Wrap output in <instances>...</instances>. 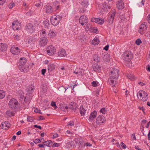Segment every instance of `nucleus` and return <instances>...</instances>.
I'll list each match as a JSON object with an SVG mask.
<instances>
[{
  "label": "nucleus",
  "mask_w": 150,
  "mask_h": 150,
  "mask_svg": "<svg viewBox=\"0 0 150 150\" xmlns=\"http://www.w3.org/2000/svg\"><path fill=\"white\" fill-rule=\"evenodd\" d=\"M119 71L117 69H114L111 71L110 77L108 80L109 83L112 86H115L116 84V80L119 76Z\"/></svg>",
  "instance_id": "f257e3e1"
},
{
  "label": "nucleus",
  "mask_w": 150,
  "mask_h": 150,
  "mask_svg": "<svg viewBox=\"0 0 150 150\" xmlns=\"http://www.w3.org/2000/svg\"><path fill=\"white\" fill-rule=\"evenodd\" d=\"M51 23L54 26H56L58 25L61 20V17L59 15H53L50 19Z\"/></svg>",
  "instance_id": "f03ea898"
},
{
  "label": "nucleus",
  "mask_w": 150,
  "mask_h": 150,
  "mask_svg": "<svg viewBox=\"0 0 150 150\" xmlns=\"http://www.w3.org/2000/svg\"><path fill=\"white\" fill-rule=\"evenodd\" d=\"M138 98L143 101H146L148 99V96L145 91H139L137 93Z\"/></svg>",
  "instance_id": "7ed1b4c3"
},
{
  "label": "nucleus",
  "mask_w": 150,
  "mask_h": 150,
  "mask_svg": "<svg viewBox=\"0 0 150 150\" xmlns=\"http://www.w3.org/2000/svg\"><path fill=\"white\" fill-rule=\"evenodd\" d=\"M122 55L123 59L125 61L129 62L133 58L132 54L130 51L124 52Z\"/></svg>",
  "instance_id": "20e7f679"
},
{
  "label": "nucleus",
  "mask_w": 150,
  "mask_h": 150,
  "mask_svg": "<svg viewBox=\"0 0 150 150\" xmlns=\"http://www.w3.org/2000/svg\"><path fill=\"white\" fill-rule=\"evenodd\" d=\"M56 50L55 47L52 45L48 46L46 49L47 53L49 55H53L55 53Z\"/></svg>",
  "instance_id": "39448f33"
},
{
  "label": "nucleus",
  "mask_w": 150,
  "mask_h": 150,
  "mask_svg": "<svg viewBox=\"0 0 150 150\" xmlns=\"http://www.w3.org/2000/svg\"><path fill=\"white\" fill-rule=\"evenodd\" d=\"M18 104L17 100L16 99L13 98L9 101L8 104L11 108L12 109H16L17 108Z\"/></svg>",
  "instance_id": "423d86ee"
},
{
  "label": "nucleus",
  "mask_w": 150,
  "mask_h": 150,
  "mask_svg": "<svg viewBox=\"0 0 150 150\" xmlns=\"http://www.w3.org/2000/svg\"><path fill=\"white\" fill-rule=\"evenodd\" d=\"M115 14V11L113 10L112 13L108 15L107 21L109 25H111L112 24Z\"/></svg>",
  "instance_id": "0eeeda50"
},
{
  "label": "nucleus",
  "mask_w": 150,
  "mask_h": 150,
  "mask_svg": "<svg viewBox=\"0 0 150 150\" xmlns=\"http://www.w3.org/2000/svg\"><path fill=\"white\" fill-rule=\"evenodd\" d=\"M87 18L85 16H81L79 19V22L82 25H86L88 23Z\"/></svg>",
  "instance_id": "6e6552de"
},
{
  "label": "nucleus",
  "mask_w": 150,
  "mask_h": 150,
  "mask_svg": "<svg viewBox=\"0 0 150 150\" xmlns=\"http://www.w3.org/2000/svg\"><path fill=\"white\" fill-rule=\"evenodd\" d=\"M105 120V118L104 116L103 115H99L97 118L96 122L98 125H101L104 122Z\"/></svg>",
  "instance_id": "1a4fd4ad"
},
{
  "label": "nucleus",
  "mask_w": 150,
  "mask_h": 150,
  "mask_svg": "<svg viewBox=\"0 0 150 150\" xmlns=\"http://www.w3.org/2000/svg\"><path fill=\"white\" fill-rule=\"evenodd\" d=\"M21 24L18 21H14L12 23V27L14 30H19L21 29Z\"/></svg>",
  "instance_id": "9d476101"
},
{
  "label": "nucleus",
  "mask_w": 150,
  "mask_h": 150,
  "mask_svg": "<svg viewBox=\"0 0 150 150\" xmlns=\"http://www.w3.org/2000/svg\"><path fill=\"white\" fill-rule=\"evenodd\" d=\"M26 30L28 32L33 33L35 31V28L33 25L30 23H28L26 26Z\"/></svg>",
  "instance_id": "9b49d317"
},
{
  "label": "nucleus",
  "mask_w": 150,
  "mask_h": 150,
  "mask_svg": "<svg viewBox=\"0 0 150 150\" xmlns=\"http://www.w3.org/2000/svg\"><path fill=\"white\" fill-rule=\"evenodd\" d=\"M43 11L47 14H50L53 11V9L50 5H46L43 8Z\"/></svg>",
  "instance_id": "f8f14e48"
},
{
  "label": "nucleus",
  "mask_w": 150,
  "mask_h": 150,
  "mask_svg": "<svg viewBox=\"0 0 150 150\" xmlns=\"http://www.w3.org/2000/svg\"><path fill=\"white\" fill-rule=\"evenodd\" d=\"M146 25V23H144L140 26L139 32L141 34H144L146 30L147 27Z\"/></svg>",
  "instance_id": "ddd939ff"
},
{
  "label": "nucleus",
  "mask_w": 150,
  "mask_h": 150,
  "mask_svg": "<svg viewBox=\"0 0 150 150\" xmlns=\"http://www.w3.org/2000/svg\"><path fill=\"white\" fill-rule=\"evenodd\" d=\"M11 52L13 54L18 55L20 53V49L18 47H15L14 45L11 47Z\"/></svg>",
  "instance_id": "4468645a"
},
{
  "label": "nucleus",
  "mask_w": 150,
  "mask_h": 150,
  "mask_svg": "<svg viewBox=\"0 0 150 150\" xmlns=\"http://www.w3.org/2000/svg\"><path fill=\"white\" fill-rule=\"evenodd\" d=\"M91 20L92 22H95L100 25L103 24L104 22V19L100 18H92Z\"/></svg>",
  "instance_id": "2eb2a0df"
},
{
  "label": "nucleus",
  "mask_w": 150,
  "mask_h": 150,
  "mask_svg": "<svg viewBox=\"0 0 150 150\" xmlns=\"http://www.w3.org/2000/svg\"><path fill=\"white\" fill-rule=\"evenodd\" d=\"M19 68L21 71L24 73L27 72L29 70L28 66L23 64H20L19 65Z\"/></svg>",
  "instance_id": "dca6fc26"
},
{
  "label": "nucleus",
  "mask_w": 150,
  "mask_h": 150,
  "mask_svg": "<svg viewBox=\"0 0 150 150\" xmlns=\"http://www.w3.org/2000/svg\"><path fill=\"white\" fill-rule=\"evenodd\" d=\"M47 42V40L46 37L41 38L39 41V45L42 46L46 45Z\"/></svg>",
  "instance_id": "f3484780"
},
{
  "label": "nucleus",
  "mask_w": 150,
  "mask_h": 150,
  "mask_svg": "<svg viewBox=\"0 0 150 150\" xmlns=\"http://www.w3.org/2000/svg\"><path fill=\"white\" fill-rule=\"evenodd\" d=\"M10 126V124L8 121L2 122L1 124V127L3 129L5 130L8 129Z\"/></svg>",
  "instance_id": "a211bd4d"
},
{
  "label": "nucleus",
  "mask_w": 150,
  "mask_h": 150,
  "mask_svg": "<svg viewBox=\"0 0 150 150\" xmlns=\"http://www.w3.org/2000/svg\"><path fill=\"white\" fill-rule=\"evenodd\" d=\"M74 73L77 76H82L83 75V70L81 68H76Z\"/></svg>",
  "instance_id": "6ab92c4d"
},
{
  "label": "nucleus",
  "mask_w": 150,
  "mask_h": 150,
  "mask_svg": "<svg viewBox=\"0 0 150 150\" xmlns=\"http://www.w3.org/2000/svg\"><path fill=\"white\" fill-rule=\"evenodd\" d=\"M116 5L117 8L120 10L122 9L125 7L124 3L121 0H119L118 1Z\"/></svg>",
  "instance_id": "aec40b11"
},
{
  "label": "nucleus",
  "mask_w": 150,
  "mask_h": 150,
  "mask_svg": "<svg viewBox=\"0 0 150 150\" xmlns=\"http://www.w3.org/2000/svg\"><path fill=\"white\" fill-rule=\"evenodd\" d=\"M76 144H78L79 146L78 148L79 150H83L84 149L85 144L82 141H78L76 142Z\"/></svg>",
  "instance_id": "412c9836"
},
{
  "label": "nucleus",
  "mask_w": 150,
  "mask_h": 150,
  "mask_svg": "<svg viewBox=\"0 0 150 150\" xmlns=\"http://www.w3.org/2000/svg\"><path fill=\"white\" fill-rule=\"evenodd\" d=\"M101 57V58L104 61L108 62L110 61V57L109 55L108 54L103 53Z\"/></svg>",
  "instance_id": "4be33fe9"
},
{
  "label": "nucleus",
  "mask_w": 150,
  "mask_h": 150,
  "mask_svg": "<svg viewBox=\"0 0 150 150\" xmlns=\"http://www.w3.org/2000/svg\"><path fill=\"white\" fill-rule=\"evenodd\" d=\"M66 146L67 148H74L75 147L74 141H71L67 143Z\"/></svg>",
  "instance_id": "5701e85b"
},
{
  "label": "nucleus",
  "mask_w": 150,
  "mask_h": 150,
  "mask_svg": "<svg viewBox=\"0 0 150 150\" xmlns=\"http://www.w3.org/2000/svg\"><path fill=\"white\" fill-rule=\"evenodd\" d=\"M66 54H67L65 50L64 49H62L60 50L58 52V55L60 57H64Z\"/></svg>",
  "instance_id": "b1692460"
},
{
  "label": "nucleus",
  "mask_w": 150,
  "mask_h": 150,
  "mask_svg": "<svg viewBox=\"0 0 150 150\" xmlns=\"http://www.w3.org/2000/svg\"><path fill=\"white\" fill-rule=\"evenodd\" d=\"M92 69L94 71L100 72L101 69V67L97 64H94L92 66Z\"/></svg>",
  "instance_id": "393cba45"
},
{
  "label": "nucleus",
  "mask_w": 150,
  "mask_h": 150,
  "mask_svg": "<svg viewBox=\"0 0 150 150\" xmlns=\"http://www.w3.org/2000/svg\"><path fill=\"white\" fill-rule=\"evenodd\" d=\"M37 35H35L32 37H30L28 39V42L30 44L34 43L36 40Z\"/></svg>",
  "instance_id": "a878e982"
},
{
  "label": "nucleus",
  "mask_w": 150,
  "mask_h": 150,
  "mask_svg": "<svg viewBox=\"0 0 150 150\" xmlns=\"http://www.w3.org/2000/svg\"><path fill=\"white\" fill-rule=\"evenodd\" d=\"M69 108L72 110H75L77 108L76 104L74 102H71L69 105Z\"/></svg>",
  "instance_id": "bb28decb"
},
{
  "label": "nucleus",
  "mask_w": 150,
  "mask_h": 150,
  "mask_svg": "<svg viewBox=\"0 0 150 150\" xmlns=\"http://www.w3.org/2000/svg\"><path fill=\"white\" fill-rule=\"evenodd\" d=\"M97 115V112L96 111L92 112L90 114L89 116V120H91L94 119L96 117Z\"/></svg>",
  "instance_id": "cd10ccee"
},
{
  "label": "nucleus",
  "mask_w": 150,
  "mask_h": 150,
  "mask_svg": "<svg viewBox=\"0 0 150 150\" xmlns=\"http://www.w3.org/2000/svg\"><path fill=\"white\" fill-rule=\"evenodd\" d=\"M80 113L81 116H84L86 113V110L83 105H81L79 109Z\"/></svg>",
  "instance_id": "c85d7f7f"
},
{
  "label": "nucleus",
  "mask_w": 150,
  "mask_h": 150,
  "mask_svg": "<svg viewBox=\"0 0 150 150\" xmlns=\"http://www.w3.org/2000/svg\"><path fill=\"white\" fill-rule=\"evenodd\" d=\"M56 34L55 31L53 30H50L48 33V35L50 37L52 38L55 37Z\"/></svg>",
  "instance_id": "c756f323"
},
{
  "label": "nucleus",
  "mask_w": 150,
  "mask_h": 150,
  "mask_svg": "<svg viewBox=\"0 0 150 150\" xmlns=\"http://www.w3.org/2000/svg\"><path fill=\"white\" fill-rule=\"evenodd\" d=\"M34 89V86L33 85H31L26 89V91L29 94L32 93Z\"/></svg>",
  "instance_id": "7c9ffc66"
},
{
  "label": "nucleus",
  "mask_w": 150,
  "mask_h": 150,
  "mask_svg": "<svg viewBox=\"0 0 150 150\" xmlns=\"http://www.w3.org/2000/svg\"><path fill=\"white\" fill-rule=\"evenodd\" d=\"M7 48V47L5 44L0 43V50L1 51H5Z\"/></svg>",
  "instance_id": "2f4dec72"
},
{
  "label": "nucleus",
  "mask_w": 150,
  "mask_h": 150,
  "mask_svg": "<svg viewBox=\"0 0 150 150\" xmlns=\"http://www.w3.org/2000/svg\"><path fill=\"white\" fill-rule=\"evenodd\" d=\"M45 146H46L49 147H51L52 146V142L51 140H47L43 142Z\"/></svg>",
  "instance_id": "473e14b6"
},
{
  "label": "nucleus",
  "mask_w": 150,
  "mask_h": 150,
  "mask_svg": "<svg viewBox=\"0 0 150 150\" xmlns=\"http://www.w3.org/2000/svg\"><path fill=\"white\" fill-rule=\"evenodd\" d=\"M82 1L81 5V6L84 8L87 7L88 5V2L87 0H81Z\"/></svg>",
  "instance_id": "72a5a7b5"
},
{
  "label": "nucleus",
  "mask_w": 150,
  "mask_h": 150,
  "mask_svg": "<svg viewBox=\"0 0 150 150\" xmlns=\"http://www.w3.org/2000/svg\"><path fill=\"white\" fill-rule=\"evenodd\" d=\"M99 39L97 38H95L92 41V43L93 45H98L99 43Z\"/></svg>",
  "instance_id": "f704fd0d"
},
{
  "label": "nucleus",
  "mask_w": 150,
  "mask_h": 150,
  "mask_svg": "<svg viewBox=\"0 0 150 150\" xmlns=\"http://www.w3.org/2000/svg\"><path fill=\"white\" fill-rule=\"evenodd\" d=\"M53 7L56 10H58L59 8V3L58 1H56L53 4Z\"/></svg>",
  "instance_id": "c9c22d12"
},
{
  "label": "nucleus",
  "mask_w": 150,
  "mask_h": 150,
  "mask_svg": "<svg viewBox=\"0 0 150 150\" xmlns=\"http://www.w3.org/2000/svg\"><path fill=\"white\" fill-rule=\"evenodd\" d=\"M40 36L42 37H46L47 33H46V31L45 29H42L40 31Z\"/></svg>",
  "instance_id": "e433bc0d"
},
{
  "label": "nucleus",
  "mask_w": 150,
  "mask_h": 150,
  "mask_svg": "<svg viewBox=\"0 0 150 150\" xmlns=\"http://www.w3.org/2000/svg\"><path fill=\"white\" fill-rule=\"evenodd\" d=\"M54 65L53 64H50L48 66V69L49 71H51L55 69Z\"/></svg>",
  "instance_id": "4c0bfd02"
},
{
  "label": "nucleus",
  "mask_w": 150,
  "mask_h": 150,
  "mask_svg": "<svg viewBox=\"0 0 150 150\" xmlns=\"http://www.w3.org/2000/svg\"><path fill=\"white\" fill-rule=\"evenodd\" d=\"M20 62L21 64H23L25 65L26 62V58L24 57H21L20 59Z\"/></svg>",
  "instance_id": "58836bf2"
},
{
  "label": "nucleus",
  "mask_w": 150,
  "mask_h": 150,
  "mask_svg": "<svg viewBox=\"0 0 150 150\" xmlns=\"http://www.w3.org/2000/svg\"><path fill=\"white\" fill-rule=\"evenodd\" d=\"M5 96V93L4 91L2 90H0V98H4Z\"/></svg>",
  "instance_id": "ea45409f"
},
{
  "label": "nucleus",
  "mask_w": 150,
  "mask_h": 150,
  "mask_svg": "<svg viewBox=\"0 0 150 150\" xmlns=\"http://www.w3.org/2000/svg\"><path fill=\"white\" fill-rule=\"evenodd\" d=\"M44 24L45 25V27L47 28H48L50 27V23L49 21L47 20H45L44 22Z\"/></svg>",
  "instance_id": "a19ab883"
},
{
  "label": "nucleus",
  "mask_w": 150,
  "mask_h": 150,
  "mask_svg": "<svg viewBox=\"0 0 150 150\" xmlns=\"http://www.w3.org/2000/svg\"><path fill=\"white\" fill-rule=\"evenodd\" d=\"M127 77L129 79L131 80H134L136 79L135 76L132 74L128 75Z\"/></svg>",
  "instance_id": "79ce46f5"
},
{
  "label": "nucleus",
  "mask_w": 150,
  "mask_h": 150,
  "mask_svg": "<svg viewBox=\"0 0 150 150\" xmlns=\"http://www.w3.org/2000/svg\"><path fill=\"white\" fill-rule=\"evenodd\" d=\"M99 83L97 81H93L91 83L92 86L93 87H96L98 86Z\"/></svg>",
  "instance_id": "37998d69"
},
{
  "label": "nucleus",
  "mask_w": 150,
  "mask_h": 150,
  "mask_svg": "<svg viewBox=\"0 0 150 150\" xmlns=\"http://www.w3.org/2000/svg\"><path fill=\"white\" fill-rule=\"evenodd\" d=\"M107 111V109L105 108H102L100 110V112L103 114H105Z\"/></svg>",
  "instance_id": "c03bdc74"
},
{
  "label": "nucleus",
  "mask_w": 150,
  "mask_h": 150,
  "mask_svg": "<svg viewBox=\"0 0 150 150\" xmlns=\"http://www.w3.org/2000/svg\"><path fill=\"white\" fill-rule=\"evenodd\" d=\"M34 118L31 116H28L27 117V120L28 122H32L34 120Z\"/></svg>",
  "instance_id": "a18cd8bd"
},
{
  "label": "nucleus",
  "mask_w": 150,
  "mask_h": 150,
  "mask_svg": "<svg viewBox=\"0 0 150 150\" xmlns=\"http://www.w3.org/2000/svg\"><path fill=\"white\" fill-rule=\"evenodd\" d=\"M6 114L8 116L10 117H11L13 115V113L10 110L7 111L6 112Z\"/></svg>",
  "instance_id": "49530a36"
},
{
  "label": "nucleus",
  "mask_w": 150,
  "mask_h": 150,
  "mask_svg": "<svg viewBox=\"0 0 150 150\" xmlns=\"http://www.w3.org/2000/svg\"><path fill=\"white\" fill-rule=\"evenodd\" d=\"M93 60L96 62H99V58L98 56L96 55L95 56Z\"/></svg>",
  "instance_id": "de8ad7c7"
},
{
  "label": "nucleus",
  "mask_w": 150,
  "mask_h": 150,
  "mask_svg": "<svg viewBox=\"0 0 150 150\" xmlns=\"http://www.w3.org/2000/svg\"><path fill=\"white\" fill-rule=\"evenodd\" d=\"M135 43L136 44L139 45L142 43V42L140 39H138L136 40Z\"/></svg>",
  "instance_id": "09e8293b"
},
{
  "label": "nucleus",
  "mask_w": 150,
  "mask_h": 150,
  "mask_svg": "<svg viewBox=\"0 0 150 150\" xmlns=\"http://www.w3.org/2000/svg\"><path fill=\"white\" fill-rule=\"evenodd\" d=\"M60 145V144L58 143H54L53 144L52 143V146L53 147H58Z\"/></svg>",
  "instance_id": "8fccbe9b"
},
{
  "label": "nucleus",
  "mask_w": 150,
  "mask_h": 150,
  "mask_svg": "<svg viewBox=\"0 0 150 150\" xmlns=\"http://www.w3.org/2000/svg\"><path fill=\"white\" fill-rule=\"evenodd\" d=\"M92 27V26L90 24H88L86 25V29H88V30L90 29Z\"/></svg>",
  "instance_id": "3c124183"
},
{
  "label": "nucleus",
  "mask_w": 150,
  "mask_h": 150,
  "mask_svg": "<svg viewBox=\"0 0 150 150\" xmlns=\"http://www.w3.org/2000/svg\"><path fill=\"white\" fill-rule=\"evenodd\" d=\"M120 145L123 149H125L127 148L126 145L123 142H121L120 143Z\"/></svg>",
  "instance_id": "603ef678"
},
{
  "label": "nucleus",
  "mask_w": 150,
  "mask_h": 150,
  "mask_svg": "<svg viewBox=\"0 0 150 150\" xmlns=\"http://www.w3.org/2000/svg\"><path fill=\"white\" fill-rule=\"evenodd\" d=\"M131 139H132V140H136V137H135V134H134L133 133V134H132V135H131Z\"/></svg>",
  "instance_id": "864d4df0"
},
{
  "label": "nucleus",
  "mask_w": 150,
  "mask_h": 150,
  "mask_svg": "<svg viewBox=\"0 0 150 150\" xmlns=\"http://www.w3.org/2000/svg\"><path fill=\"white\" fill-rule=\"evenodd\" d=\"M33 142L36 144L40 142V140L39 139H36L33 141Z\"/></svg>",
  "instance_id": "5fc2aeb1"
},
{
  "label": "nucleus",
  "mask_w": 150,
  "mask_h": 150,
  "mask_svg": "<svg viewBox=\"0 0 150 150\" xmlns=\"http://www.w3.org/2000/svg\"><path fill=\"white\" fill-rule=\"evenodd\" d=\"M51 105L52 106L55 107V108H57V107L56 105L55 102L52 101L51 103Z\"/></svg>",
  "instance_id": "6e6d98bb"
},
{
  "label": "nucleus",
  "mask_w": 150,
  "mask_h": 150,
  "mask_svg": "<svg viewBox=\"0 0 150 150\" xmlns=\"http://www.w3.org/2000/svg\"><path fill=\"white\" fill-rule=\"evenodd\" d=\"M6 0H0V5H3L6 2Z\"/></svg>",
  "instance_id": "4d7b16f0"
},
{
  "label": "nucleus",
  "mask_w": 150,
  "mask_h": 150,
  "mask_svg": "<svg viewBox=\"0 0 150 150\" xmlns=\"http://www.w3.org/2000/svg\"><path fill=\"white\" fill-rule=\"evenodd\" d=\"M84 144H85V146H92V144H91L89 143H84Z\"/></svg>",
  "instance_id": "13d9d810"
},
{
  "label": "nucleus",
  "mask_w": 150,
  "mask_h": 150,
  "mask_svg": "<svg viewBox=\"0 0 150 150\" xmlns=\"http://www.w3.org/2000/svg\"><path fill=\"white\" fill-rule=\"evenodd\" d=\"M67 125L73 126L74 125V122L73 121H71L68 123Z\"/></svg>",
  "instance_id": "bf43d9fd"
},
{
  "label": "nucleus",
  "mask_w": 150,
  "mask_h": 150,
  "mask_svg": "<svg viewBox=\"0 0 150 150\" xmlns=\"http://www.w3.org/2000/svg\"><path fill=\"white\" fill-rule=\"evenodd\" d=\"M45 119V118L42 116H40L39 117V119H38V120H43Z\"/></svg>",
  "instance_id": "052dcab7"
},
{
  "label": "nucleus",
  "mask_w": 150,
  "mask_h": 150,
  "mask_svg": "<svg viewBox=\"0 0 150 150\" xmlns=\"http://www.w3.org/2000/svg\"><path fill=\"white\" fill-rule=\"evenodd\" d=\"M58 134L57 133L54 134L52 136V138L54 139L55 138L58 137Z\"/></svg>",
  "instance_id": "680f3d73"
},
{
  "label": "nucleus",
  "mask_w": 150,
  "mask_h": 150,
  "mask_svg": "<svg viewBox=\"0 0 150 150\" xmlns=\"http://www.w3.org/2000/svg\"><path fill=\"white\" fill-rule=\"evenodd\" d=\"M86 10L85 9V8H81L80 9L79 11L81 12V13H84L85 11Z\"/></svg>",
  "instance_id": "e2e57ef3"
},
{
  "label": "nucleus",
  "mask_w": 150,
  "mask_h": 150,
  "mask_svg": "<svg viewBox=\"0 0 150 150\" xmlns=\"http://www.w3.org/2000/svg\"><path fill=\"white\" fill-rule=\"evenodd\" d=\"M46 71V69H42L41 73L42 75H44Z\"/></svg>",
  "instance_id": "0e129e2a"
},
{
  "label": "nucleus",
  "mask_w": 150,
  "mask_h": 150,
  "mask_svg": "<svg viewBox=\"0 0 150 150\" xmlns=\"http://www.w3.org/2000/svg\"><path fill=\"white\" fill-rule=\"evenodd\" d=\"M34 127L35 128H37L40 129H41L42 127L40 126H38L37 125H34Z\"/></svg>",
  "instance_id": "69168bd1"
},
{
  "label": "nucleus",
  "mask_w": 150,
  "mask_h": 150,
  "mask_svg": "<svg viewBox=\"0 0 150 150\" xmlns=\"http://www.w3.org/2000/svg\"><path fill=\"white\" fill-rule=\"evenodd\" d=\"M109 46L108 45H106L104 48V50L106 51H107L108 49Z\"/></svg>",
  "instance_id": "338daca9"
},
{
  "label": "nucleus",
  "mask_w": 150,
  "mask_h": 150,
  "mask_svg": "<svg viewBox=\"0 0 150 150\" xmlns=\"http://www.w3.org/2000/svg\"><path fill=\"white\" fill-rule=\"evenodd\" d=\"M35 112H38L39 113L42 114V112L38 109H35L34 110Z\"/></svg>",
  "instance_id": "774afa93"
}]
</instances>
